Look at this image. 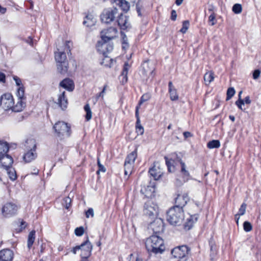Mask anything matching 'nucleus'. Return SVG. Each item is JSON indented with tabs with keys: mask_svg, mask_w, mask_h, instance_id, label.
<instances>
[{
	"mask_svg": "<svg viewBox=\"0 0 261 261\" xmlns=\"http://www.w3.org/2000/svg\"><path fill=\"white\" fill-rule=\"evenodd\" d=\"M146 248L148 252L162 253L165 247L163 239L157 235H152L147 238L145 242Z\"/></svg>",
	"mask_w": 261,
	"mask_h": 261,
	"instance_id": "1",
	"label": "nucleus"
},
{
	"mask_svg": "<svg viewBox=\"0 0 261 261\" xmlns=\"http://www.w3.org/2000/svg\"><path fill=\"white\" fill-rule=\"evenodd\" d=\"M183 209L178 207H172L167 212V220L173 225H181L184 220Z\"/></svg>",
	"mask_w": 261,
	"mask_h": 261,
	"instance_id": "2",
	"label": "nucleus"
},
{
	"mask_svg": "<svg viewBox=\"0 0 261 261\" xmlns=\"http://www.w3.org/2000/svg\"><path fill=\"white\" fill-rule=\"evenodd\" d=\"M2 107L5 110H11L15 112L23 110V103L20 101L14 105L13 96L10 93H6L2 95Z\"/></svg>",
	"mask_w": 261,
	"mask_h": 261,
	"instance_id": "3",
	"label": "nucleus"
},
{
	"mask_svg": "<svg viewBox=\"0 0 261 261\" xmlns=\"http://www.w3.org/2000/svg\"><path fill=\"white\" fill-rule=\"evenodd\" d=\"M55 58L57 62L58 70L61 74H65L68 70V62L66 54L64 51H59L55 53Z\"/></svg>",
	"mask_w": 261,
	"mask_h": 261,
	"instance_id": "4",
	"label": "nucleus"
},
{
	"mask_svg": "<svg viewBox=\"0 0 261 261\" xmlns=\"http://www.w3.org/2000/svg\"><path fill=\"white\" fill-rule=\"evenodd\" d=\"M57 136L59 138H64L69 137L71 134L70 126L67 123L63 121L56 122L53 127Z\"/></svg>",
	"mask_w": 261,
	"mask_h": 261,
	"instance_id": "5",
	"label": "nucleus"
},
{
	"mask_svg": "<svg viewBox=\"0 0 261 261\" xmlns=\"http://www.w3.org/2000/svg\"><path fill=\"white\" fill-rule=\"evenodd\" d=\"M24 145L30 150L24 154L23 158L25 162L29 163L37 157L35 141L32 139H28L25 141Z\"/></svg>",
	"mask_w": 261,
	"mask_h": 261,
	"instance_id": "6",
	"label": "nucleus"
},
{
	"mask_svg": "<svg viewBox=\"0 0 261 261\" xmlns=\"http://www.w3.org/2000/svg\"><path fill=\"white\" fill-rule=\"evenodd\" d=\"M119 15L118 9L116 7L105 9L100 15V19L102 22L110 23Z\"/></svg>",
	"mask_w": 261,
	"mask_h": 261,
	"instance_id": "7",
	"label": "nucleus"
},
{
	"mask_svg": "<svg viewBox=\"0 0 261 261\" xmlns=\"http://www.w3.org/2000/svg\"><path fill=\"white\" fill-rule=\"evenodd\" d=\"M96 48L100 54L107 57L106 54L113 49V44L111 42L101 38L97 43Z\"/></svg>",
	"mask_w": 261,
	"mask_h": 261,
	"instance_id": "8",
	"label": "nucleus"
},
{
	"mask_svg": "<svg viewBox=\"0 0 261 261\" xmlns=\"http://www.w3.org/2000/svg\"><path fill=\"white\" fill-rule=\"evenodd\" d=\"M158 212V207L156 204L151 201H147L144 206V213L145 215L150 217L151 219L154 218Z\"/></svg>",
	"mask_w": 261,
	"mask_h": 261,
	"instance_id": "9",
	"label": "nucleus"
},
{
	"mask_svg": "<svg viewBox=\"0 0 261 261\" xmlns=\"http://www.w3.org/2000/svg\"><path fill=\"white\" fill-rule=\"evenodd\" d=\"M80 249L81 251V256L82 259H86L88 260V258L91 255L92 250V245L89 242L88 237L86 240L80 245Z\"/></svg>",
	"mask_w": 261,
	"mask_h": 261,
	"instance_id": "10",
	"label": "nucleus"
},
{
	"mask_svg": "<svg viewBox=\"0 0 261 261\" xmlns=\"http://www.w3.org/2000/svg\"><path fill=\"white\" fill-rule=\"evenodd\" d=\"M190 249L186 245H182L175 247L171 250V254L176 258L181 259L187 256Z\"/></svg>",
	"mask_w": 261,
	"mask_h": 261,
	"instance_id": "11",
	"label": "nucleus"
},
{
	"mask_svg": "<svg viewBox=\"0 0 261 261\" xmlns=\"http://www.w3.org/2000/svg\"><path fill=\"white\" fill-rule=\"evenodd\" d=\"M17 209V206L15 204L8 202L3 207L2 214L5 217H10L16 213Z\"/></svg>",
	"mask_w": 261,
	"mask_h": 261,
	"instance_id": "12",
	"label": "nucleus"
},
{
	"mask_svg": "<svg viewBox=\"0 0 261 261\" xmlns=\"http://www.w3.org/2000/svg\"><path fill=\"white\" fill-rule=\"evenodd\" d=\"M117 30L114 27H110L107 29L103 30L100 33L102 40L110 41L116 36Z\"/></svg>",
	"mask_w": 261,
	"mask_h": 261,
	"instance_id": "13",
	"label": "nucleus"
},
{
	"mask_svg": "<svg viewBox=\"0 0 261 261\" xmlns=\"http://www.w3.org/2000/svg\"><path fill=\"white\" fill-rule=\"evenodd\" d=\"M149 228L151 229L153 233L155 234L162 232L164 229L163 220L161 218H155L153 222H150L149 225Z\"/></svg>",
	"mask_w": 261,
	"mask_h": 261,
	"instance_id": "14",
	"label": "nucleus"
},
{
	"mask_svg": "<svg viewBox=\"0 0 261 261\" xmlns=\"http://www.w3.org/2000/svg\"><path fill=\"white\" fill-rule=\"evenodd\" d=\"M117 22L121 29L125 30L131 27L127 16L119 12V15H117Z\"/></svg>",
	"mask_w": 261,
	"mask_h": 261,
	"instance_id": "15",
	"label": "nucleus"
},
{
	"mask_svg": "<svg viewBox=\"0 0 261 261\" xmlns=\"http://www.w3.org/2000/svg\"><path fill=\"white\" fill-rule=\"evenodd\" d=\"M148 173L155 180L159 179L163 174V171L158 163H154L153 166L149 169Z\"/></svg>",
	"mask_w": 261,
	"mask_h": 261,
	"instance_id": "16",
	"label": "nucleus"
},
{
	"mask_svg": "<svg viewBox=\"0 0 261 261\" xmlns=\"http://www.w3.org/2000/svg\"><path fill=\"white\" fill-rule=\"evenodd\" d=\"M13 163V159L9 154L0 155V168L4 169L12 166Z\"/></svg>",
	"mask_w": 261,
	"mask_h": 261,
	"instance_id": "17",
	"label": "nucleus"
},
{
	"mask_svg": "<svg viewBox=\"0 0 261 261\" xmlns=\"http://www.w3.org/2000/svg\"><path fill=\"white\" fill-rule=\"evenodd\" d=\"M189 199V198L187 194L185 193L182 195L178 194L175 198V205L173 207H178L182 209V207L186 205Z\"/></svg>",
	"mask_w": 261,
	"mask_h": 261,
	"instance_id": "18",
	"label": "nucleus"
},
{
	"mask_svg": "<svg viewBox=\"0 0 261 261\" xmlns=\"http://www.w3.org/2000/svg\"><path fill=\"white\" fill-rule=\"evenodd\" d=\"M155 190L154 183L150 182L149 185L144 186L142 188L141 192L144 194L146 197L151 198L154 196Z\"/></svg>",
	"mask_w": 261,
	"mask_h": 261,
	"instance_id": "19",
	"label": "nucleus"
},
{
	"mask_svg": "<svg viewBox=\"0 0 261 261\" xmlns=\"http://www.w3.org/2000/svg\"><path fill=\"white\" fill-rule=\"evenodd\" d=\"M13 256V252L10 249H3L0 251V261H12Z\"/></svg>",
	"mask_w": 261,
	"mask_h": 261,
	"instance_id": "20",
	"label": "nucleus"
},
{
	"mask_svg": "<svg viewBox=\"0 0 261 261\" xmlns=\"http://www.w3.org/2000/svg\"><path fill=\"white\" fill-rule=\"evenodd\" d=\"M57 103L63 110H65L68 105V100L65 96V92H62L59 95Z\"/></svg>",
	"mask_w": 261,
	"mask_h": 261,
	"instance_id": "21",
	"label": "nucleus"
},
{
	"mask_svg": "<svg viewBox=\"0 0 261 261\" xmlns=\"http://www.w3.org/2000/svg\"><path fill=\"white\" fill-rule=\"evenodd\" d=\"M60 86L68 91H72L74 89V84L72 80L66 78L61 81Z\"/></svg>",
	"mask_w": 261,
	"mask_h": 261,
	"instance_id": "22",
	"label": "nucleus"
},
{
	"mask_svg": "<svg viewBox=\"0 0 261 261\" xmlns=\"http://www.w3.org/2000/svg\"><path fill=\"white\" fill-rule=\"evenodd\" d=\"M24 87L23 85H21V86L18 87L16 92V95L18 98L17 102L21 101L23 103V109L25 108L26 103V97L24 95Z\"/></svg>",
	"mask_w": 261,
	"mask_h": 261,
	"instance_id": "23",
	"label": "nucleus"
},
{
	"mask_svg": "<svg viewBox=\"0 0 261 261\" xmlns=\"http://www.w3.org/2000/svg\"><path fill=\"white\" fill-rule=\"evenodd\" d=\"M130 65L128 62H125L124 64L121 74L120 76V80L122 84L126 83L127 81V73Z\"/></svg>",
	"mask_w": 261,
	"mask_h": 261,
	"instance_id": "24",
	"label": "nucleus"
},
{
	"mask_svg": "<svg viewBox=\"0 0 261 261\" xmlns=\"http://www.w3.org/2000/svg\"><path fill=\"white\" fill-rule=\"evenodd\" d=\"M169 93L170 99L172 101L177 100L178 99V96L177 93L176 89L175 88L172 82L168 83Z\"/></svg>",
	"mask_w": 261,
	"mask_h": 261,
	"instance_id": "25",
	"label": "nucleus"
},
{
	"mask_svg": "<svg viewBox=\"0 0 261 261\" xmlns=\"http://www.w3.org/2000/svg\"><path fill=\"white\" fill-rule=\"evenodd\" d=\"M165 159L166 160V165L168 167V170L169 171H171V166H170V165L171 164V162H174V161H176V162H178L179 163H180V164H181V163H184L182 160H181V159L180 158V156H178L177 154L176 153H174L172 154V157H171V159L170 161H168V159L167 157H165Z\"/></svg>",
	"mask_w": 261,
	"mask_h": 261,
	"instance_id": "26",
	"label": "nucleus"
},
{
	"mask_svg": "<svg viewBox=\"0 0 261 261\" xmlns=\"http://www.w3.org/2000/svg\"><path fill=\"white\" fill-rule=\"evenodd\" d=\"M96 19L92 15H88L85 17L83 24L87 27H91L95 25Z\"/></svg>",
	"mask_w": 261,
	"mask_h": 261,
	"instance_id": "27",
	"label": "nucleus"
},
{
	"mask_svg": "<svg viewBox=\"0 0 261 261\" xmlns=\"http://www.w3.org/2000/svg\"><path fill=\"white\" fill-rule=\"evenodd\" d=\"M4 169L7 171L9 177L12 181H14L17 179V176L16 172L12 166H10L9 167Z\"/></svg>",
	"mask_w": 261,
	"mask_h": 261,
	"instance_id": "28",
	"label": "nucleus"
},
{
	"mask_svg": "<svg viewBox=\"0 0 261 261\" xmlns=\"http://www.w3.org/2000/svg\"><path fill=\"white\" fill-rule=\"evenodd\" d=\"M137 157V148L128 154L125 160V162L134 164L135 161Z\"/></svg>",
	"mask_w": 261,
	"mask_h": 261,
	"instance_id": "29",
	"label": "nucleus"
},
{
	"mask_svg": "<svg viewBox=\"0 0 261 261\" xmlns=\"http://www.w3.org/2000/svg\"><path fill=\"white\" fill-rule=\"evenodd\" d=\"M9 150V146L8 143L0 140V155L7 154Z\"/></svg>",
	"mask_w": 261,
	"mask_h": 261,
	"instance_id": "30",
	"label": "nucleus"
},
{
	"mask_svg": "<svg viewBox=\"0 0 261 261\" xmlns=\"http://www.w3.org/2000/svg\"><path fill=\"white\" fill-rule=\"evenodd\" d=\"M35 233L36 231L35 230H32L28 235V242H27V246L28 248L30 249L32 247L35 239Z\"/></svg>",
	"mask_w": 261,
	"mask_h": 261,
	"instance_id": "31",
	"label": "nucleus"
},
{
	"mask_svg": "<svg viewBox=\"0 0 261 261\" xmlns=\"http://www.w3.org/2000/svg\"><path fill=\"white\" fill-rule=\"evenodd\" d=\"M134 165L131 163H128L124 162V174L128 177L132 174L134 168Z\"/></svg>",
	"mask_w": 261,
	"mask_h": 261,
	"instance_id": "32",
	"label": "nucleus"
},
{
	"mask_svg": "<svg viewBox=\"0 0 261 261\" xmlns=\"http://www.w3.org/2000/svg\"><path fill=\"white\" fill-rule=\"evenodd\" d=\"M214 73L212 71H209L204 75V80L205 84L209 85L214 79Z\"/></svg>",
	"mask_w": 261,
	"mask_h": 261,
	"instance_id": "33",
	"label": "nucleus"
},
{
	"mask_svg": "<svg viewBox=\"0 0 261 261\" xmlns=\"http://www.w3.org/2000/svg\"><path fill=\"white\" fill-rule=\"evenodd\" d=\"M181 172L184 176V181H187L190 177V173L188 170L186 169V166L184 163H181Z\"/></svg>",
	"mask_w": 261,
	"mask_h": 261,
	"instance_id": "34",
	"label": "nucleus"
},
{
	"mask_svg": "<svg viewBox=\"0 0 261 261\" xmlns=\"http://www.w3.org/2000/svg\"><path fill=\"white\" fill-rule=\"evenodd\" d=\"M220 146V142L218 140H213L207 144V147L210 149L218 148Z\"/></svg>",
	"mask_w": 261,
	"mask_h": 261,
	"instance_id": "35",
	"label": "nucleus"
},
{
	"mask_svg": "<svg viewBox=\"0 0 261 261\" xmlns=\"http://www.w3.org/2000/svg\"><path fill=\"white\" fill-rule=\"evenodd\" d=\"M84 110L86 113L85 119L87 121H89L92 118V112L88 103L84 106Z\"/></svg>",
	"mask_w": 261,
	"mask_h": 261,
	"instance_id": "36",
	"label": "nucleus"
},
{
	"mask_svg": "<svg viewBox=\"0 0 261 261\" xmlns=\"http://www.w3.org/2000/svg\"><path fill=\"white\" fill-rule=\"evenodd\" d=\"M136 130L138 135H142L144 133V128L141 124L140 119H138L136 121Z\"/></svg>",
	"mask_w": 261,
	"mask_h": 261,
	"instance_id": "37",
	"label": "nucleus"
},
{
	"mask_svg": "<svg viewBox=\"0 0 261 261\" xmlns=\"http://www.w3.org/2000/svg\"><path fill=\"white\" fill-rule=\"evenodd\" d=\"M232 10L235 14H240L242 11V5L239 4H236L233 6Z\"/></svg>",
	"mask_w": 261,
	"mask_h": 261,
	"instance_id": "38",
	"label": "nucleus"
},
{
	"mask_svg": "<svg viewBox=\"0 0 261 261\" xmlns=\"http://www.w3.org/2000/svg\"><path fill=\"white\" fill-rule=\"evenodd\" d=\"M235 94V90L233 87H230L227 91L226 100H228L232 98Z\"/></svg>",
	"mask_w": 261,
	"mask_h": 261,
	"instance_id": "39",
	"label": "nucleus"
},
{
	"mask_svg": "<svg viewBox=\"0 0 261 261\" xmlns=\"http://www.w3.org/2000/svg\"><path fill=\"white\" fill-rule=\"evenodd\" d=\"M189 27V21L188 20H185L182 22V28L180 30V32L185 34L188 30Z\"/></svg>",
	"mask_w": 261,
	"mask_h": 261,
	"instance_id": "40",
	"label": "nucleus"
},
{
	"mask_svg": "<svg viewBox=\"0 0 261 261\" xmlns=\"http://www.w3.org/2000/svg\"><path fill=\"white\" fill-rule=\"evenodd\" d=\"M71 199L69 197H66L63 199V205L66 209H68L71 205Z\"/></svg>",
	"mask_w": 261,
	"mask_h": 261,
	"instance_id": "41",
	"label": "nucleus"
},
{
	"mask_svg": "<svg viewBox=\"0 0 261 261\" xmlns=\"http://www.w3.org/2000/svg\"><path fill=\"white\" fill-rule=\"evenodd\" d=\"M194 221L191 218H188L184 224V227L186 229L189 230L192 227Z\"/></svg>",
	"mask_w": 261,
	"mask_h": 261,
	"instance_id": "42",
	"label": "nucleus"
},
{
	"mask_svg": "<svg viewBox=\"0 0 261 261\" xmlns=\"http://www.w3.org/2000/svg\"><path fill=\"white\" fill-rule=\"evenodd\" d=\"M243 228L246 232H249L252 229V226L249 222L245 221L243 223Z\"/></svg>",
	"mask_w": 261,
	"mask_h": 261,
	"instance_id": "43",
	"label": "nucleus"
},
{
	"mask_svg": "<svg viewBox=\"0 0 261 261\" xmlns=\"http://www.w3.org/2000/svg\"><path fill=\"white\" fill-rule=\"evenodd\" d=\"M84 229L83 226L77 227L74 230L75 234L78 237L82 236L84 234Z\"/></svg>",
	"mask_w": 261,
	"mask_h": 261,
	"instance_id": "44",
	"label": "nucleus"
},
{
	"mask_svg": "<svg viewBox=\"0 0 261 261\" xmlns=\"http://www.w3.org/2000/svg\"><path fill=\"white\" fill-rule=\"evenodd\" d=\"M208 21L211 25H214L216 23V16L214 12L212 13L208 17Z\"/></svg>",
	"mask_w": 261,
	"mask_h": 261,
	"instance_id": "45",
	"label": "nucleus"
},
{
	"mask_svg": "<svg viewBox=\"0 0 261 261\" xmlns=\"http://www.w3.org/2000/svg\"><path fill=\"white\" fill-rule=\"evenodd\" d=\"M246 204L243 203L239 210V212L238 214L241 216L244 215L246 212Z\"/></svg>",
	"mask_w": 261,
	"mask_h": 261,
	"instance_id": "46",
	"label": "nucleus"
},
{
	"mask_svg": "<svg viewBox=\"0 0 261 261\" xmlns=\"http://www.w3.org/2000/svg\"><path fill=\"white\" fill-rule=\"evenodd\" d=\"M149 98H150V97H149V95H148L147 94H143L141 96V97L140 98V101H139V106H140L143 102H144L145 101H147L149 99Z\"/></svg>",
	"mask_w": 261,
	"mask_h": 261,
	"instance_id": "47",
	"label": "nucleus"
},
{
	"mask_svg": "<svg viewBox=\"0 0 261 261\" xmlns=\"http://www.w3.org/2000/svg\"><path fill=\"white\" fill-rule=\"evenodd\" d=\"M90 216H91V217H94V211L92 208H88V210L86 212V218H89Z\"/></svg>",
	"mask_w": 261,
	"mask_h": 261,
	"instance_id": "48",
	"label": "nucleus"
},
{
	"mask_svg": "<svg viewBox=\"0 0 261 261\" xmlns=\"http://www.w3.org/2000/svg\"><path fill=\"white\" fill-rule=\"evenodd\" d=\"M13 80L15 81L16 85L18 87L21 86V85H23L21 83V79L18 77V76L14 75L13 76Z\"/></svg>",
	"mask_w": 261,
	"mask_h": 261,
	"instance_id": "49",
	"label": "nucleus"
},
{
	"mask_svg": "<svg viewBox=\"0 0 261 261\" xmlns=\"http://www.w3.org/2000/svg\"><path fill=\"white\" fill-rule=\"evenodd\" d=\"M107 86L106 85L104 86L102 90L99 93L96 97V100L100 97H101L102 98L103 97L104 93L105 92L106 89L107 88Z\"/></svg>",
	"mask_w": 261,
	"mask_h": 261,
	"instance_id": "50",
	"label": "nucleus"
},
{
	"mask_svg": "<svg viewBox=\"0 0 261 261\" xmlns=\"http://www.w3.org/2000/svg\"><path fill=\"white\" fill-rule=\"evenodd\" d=\"M260 71L258 69L254 70L253 73V77L254 80H256L258 78L260 75Z\"/></svg>",
	"mask_w": 261,
	"mask_h": 261,
	"instance_id": "51",
	"label": "nucleus"
},
{
	"mask_svg": "<svg viewBox=\"0 0 261 261\" xmlns=\"http://www.w3.org/2000/svg\"><path fill=\"white\" fill-rule=\"evenodd\" d=\"M176 17H177V14H176V11L174 10H172L171 13V19L172 20L175 21L176 19Z\"/></svg>",
	"mask_w": 261,
	"mask_h": 261,
	"instance_id": "52",
	"label": "nucleus"
},
{
	"mask_svg": "<svg viewBox=\"0 0 261 261\" xmlns=\"http://www.w3.org/2000/svg\"><path fill=\"white\" fill-rule=\"evenodd\" d=\"M100 171L105 172L106 171V168L102 165H99V167H98V170L97 171V173L99 174Z\"/></svg>",
	"mask_w": 261,
	"mask_h": 261,
	"instance_id": "53",
	"label": "nucleus"
},
{
	"mask_svg": "<svg viewBox=\"0 0 261 261\" xmlns=\"http://www.w3.org/2000/svg\"><path fill=\"white\" fill-rule=\"evenodd\" d=\"M6 76L5 74L2 72H0V82H5Z\"/></svg>",
	"mask_w": 261,
	"mask_h": 261,
	"instance_id": "54",
	"label": "nucleus"
},
{
	"mask_svg": "<svg viewBox=\"0 0 261 261\" xmlns=\"http://www.w3.org/2000/svg\"><path fill=\"white\" fill-rule=\"evenodd\" d=\"M123 36H124V37H123V42H122V43H123V45H123V46H122V47H123V48H125V47H127L128 45V44H127V43L126 42V40H125V38H126V35H125V34H123Z\"/></svg>",
	"mask_w": 261,
	"mask_h": 261,
	"instance_id": "55",
	"label": "nucleus"
},
{
	"mask_svg": "<svg viewBox=\"0 0 261 261\" xmlns=\"http://www.w3.org/2000/svg\"><path fill=\"white\" fill-rule=\"evenodd\" d=\"M70 43V41H66V43H65V48H67V50H68V51L67 52V54H71V51H70V46H69V43Z\"/></svg>",
	"mask_w": 261,
	"mask_h": 261,
	"instance_id": "56",
	"label": "nucleus"
},
{
	"mask_svg": "<svg viewBox=\"0 0 261 261\" xmlns=\"http://www.w3.org/2000/svg\"><path fill=\"white\" fill-rule=\"evenodd\" d=\"M235 103L236 105H239L238 104L243 105H244L245 101L244 100L242 99L241 98H239V99L236 101Z\"/></svg>",
	"mask_w": 261,
	"mask_h": 261,
	"instance_id": "57",
	"label": "nucleus"
},
{
	"mask_svg": "<svg viewBox=\"0 0 261 261\" xmlns=\"http://www.w3.org/2000/svg\"><path fill=\"white\" fill-rule=\"evenodd\" d=\"M80 247H81L80 245H78V246H76L75 247H73L72 250V252H73V253L75 254L76 253V251L77 250H80Z\"/></svg>",
	"mask_w": 261,
	"mask_h": 261,
	"instance_id": "58",
	"label": "nucleus"
},
{
	"mask_svg": "<svg viewBox=\"0 0 261 261\" xmlns=\"http://www.w3.org/2000/svg\"><path fill=\"white\" fill-rule=\"evenodd\" d=\"M139 106H137L136 108L135 116H136V117L137 118V120H138V119H140L139 116Z\"/></svg>",
	"mask_w": 261,
	"mask_h": 261,
	"instance_id": "59",
	"label": "nucleus"
},
{
	"mask_svg": "<svg viewBox=\"0 0 261 261\" xmlns=\"http://www.w3.org/2000/svg\"><path fill=\"white\" fill-rule=\"evenodd\" d=\"M244 101H245V103H246V104H250L251 103V100L250 99V97L249 96H246L245 98H244Z\"/></svg>",
	"mask_w": 261,
	"mask_h": 261,
	"instance_id": "60",
	"label": "nucleus"
},
{
	"mask_svg": "<svg viewBox=\"0 0 261 261\" xmlns=\"http://www.w3.org/2000/svg\"><path fill=\"white\" fill-rule=\"evenodd\" d=\"M184 136L185 138H187L192 136V134L189 132H185L184 133Z\"/></svg>",
	"mask_w": 261,
	"mask_h": 261,
	"instance_id": "61",
	"label": "nucleus"
},
{
	"mask_svg": "<svg viewBox=\"0 0 261 261\" xmlns=\"http://www.w3.org/2000/svg\"><path fill=\"white\" fill-rule=\"evenodd\" d=\"M26 226L27 225L25 222L22 221L20 224L21 229H24Z\"/></svg>",
	"mask_w": 261,
	"mask_h": 261,
	"instance_id": "62",
	"label": "nucleus"
},
{
	"mask_svg": "<svg viewBox=\"0 0 261 261\" xmlns=\"http://www.w3.org/2000/svg\"><path fill=\"white\" fill-rule=\"evenodd\" d=\"M40 253H42L44 252V249H45V245H44L43 243H42L40 245Z\"/></svg>",
	"mask_w": 261,
	"mask_h": 261,
	"instance_id": "63",
	"label": "nucleus"
},
{
	"mask_svg": "<svg viewBox=\"0 0 261 261\" xmlns=\"http://www.w3.org/2000/svg\"><path fill=\"white\" fill-rule=\"evenodd\" d=\"M240 216L241 215H239L238 214H237L235 215V219H236V223H237V225L239 224V220Z\"/></svg>",
	"mask_w": 261,
	"mask_h": 261,
	"instance_id": "64",
	"label": "nucleus"
}]
</instances>
